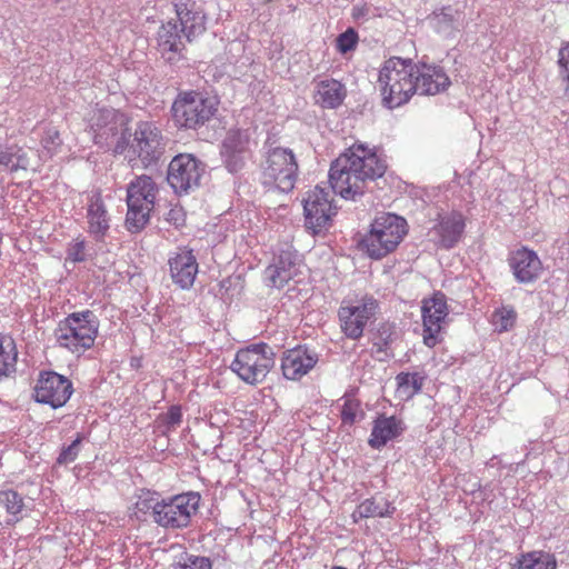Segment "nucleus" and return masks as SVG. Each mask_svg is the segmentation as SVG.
Returning a JSON list of instances; mask_svg holds the SVG:
<instances>
[{
    "label": "nucleus",
    "instance_id": "nucleus-28",
    "mask_svg": "<svg viewBox=\"0 0 569 569\" xmlns=\"http://www.w3.org/2000/svg\"><path fill=\"white\" fill-rule=\"evenodd\" d=\"M346 97L345 86L335 79H326L317 84L315 100L323 108H337Z\"/></svg>",
    "mask_w": 569,
    "mask_h": 569
},
{
    "label": "nucleus",
    "instance_id": "nucleus-43",
    "mask_svg": "<svg viewBox=\"0 0 569 569\" xmlns=\"http://www.w3.org/2000/svg\"><path fill=\"white\" fill-rule=\"evenodd\" d=\"M181 421L182 412L179 406H171L168 412L161 416V422L166 427L167 432L176 430Z\"/></svg>",
    "mask_w": 569,
    "mask_h": 569
},
{
    "label": "nucleus",
    "instance_id": "nucleus-38",
    "mask_svg": "<svg viewBox=\"0 0 569 569\" xmlns=\"http://www.w3.org/2000/svg\"><path fill=\"white\" fill-rule=\"evenodd\" d=\"M67 261L84 262L88 260L89 253L87 250V242L83 237L79 236L72 239L66 249Z\"/></svg>",
    "mask_w": 569,
    "mask_h": 569
},
{
    "label": "nucleus",
    "instance_id": "nucleus-25",
    "mask_svg": "<svg viewBox=\"0 0 569 569\" xmlns=\"http://www.w3.org/2000/svg\"><path fill=\"white\" fill-rule=\"evenodd\" d=\"M174 7L181 31L188 41L206 31V14L194 1L176 3Z\"/></svg>",
    "mask_w": 569,
    "mask_h": 569
},
{
    "label": "nucleus",
    "instance_id": "nucleus-19",
    "mask_svg": "<svg viewBox=\"0 0 569 569\" xmlns=\"http://www.w3.org/2000/svg\"><path fill=\"white\" fill-rule=\"evenodd\" d=\"M220 154L229 172L242 170L251 158L249 134L242 130H230L222 141Z\"/></svg>",
    "mask_w": 569,
    "mask_h": 569
},
{
    "label": "nucleus",
    "instance_id": "nucleus-24",
    "mask_svg": "<svg viewBox=\"0 0 569 569\" xmlns=\"http://www.w3.org/2000/svg\"><path fill=\"white\" fill-rule=\"evenodd\" d=\"M88 232L97 240H103L110 229V214L100 191H92L87 202Z\"/></svg>",
    "mask_w": 569,
    "mask_h": 569
},
{
    "label": "nucleus",
    "instance_id": "nucleus-8",
    "mask_svg": "<svg viewBox=\"0 0 569 569\" xmlns=\"http://www.w3.org/2000/svg\"><path fill=\"white\" fill-rule=\"evenodd\" d=\"M274 352L264 343H253L237 351L230 369L246 383L262 382L274 366Z\"/></svg>",
    "mask_w": 569,
    "mask_h": 569
},
{
    "label": "nucleus",
    "instance_id": "nucleus-32",
    "mask_svg": "<svg viewBox=\"0 0 569 569\" xmlns=\"http://www.w3.org/2000/svg\"><path fill=\"white\" fill-rule=\"evenodd\" d=\"M422 372H400L396 376L397 395L402 400H409L418 395L425 383Z\"/></svg>",
    "mask_w": 569,
    "mask_h": 569
},
{
    "label": "nucleus",
    "instance_id": "nucleus-33",
    "mask_svg": "<svg viewBox=\"0 0 569 569\" xmlns=\"http://www.w3.org/2000/svg\"><path fill=\"white\" fill-rule=\"evenodd\" d=\"M396 508L387 500L376 501L375 499H366L353 511L355 521L362 518L391 517Z\"/></svg>",
    "mask_w": 569,
    "mask_h": 569
},
{
    "label": "nucleus",
    "instance_id": "nucleus-4",
    "mask_svg": "<svg viewBox=\"0 0 569 569\" xmlns=\"http://www.w3.org/2000/svg\"><path fill=\"white\" fill-rule=\"evenodd\" d=\"M99 327V319L93 311H77L59 321L53 337L59 348L80 357L94 346Z\"/></svg>",
    "mask_w": 569,
    "mask_h": 569
},
{
    "label": "nucleus",
    "instance_id": "nucleus-45",
    "mask_svg": "<svg viewBox=\"0 0 569 569\" xmlns=\"http://www.w3.org/2000/svg\"><path fill=\"white\" fill-rule=\"evenodd\" d=\"M166 220L179 228L184 224L186 213L181 207H173L168 211Z\"/></svg>",
    "mask_w": 569,
    "mask_h": 569
},
{
    "label": "nucleus",
    "instance_id": "nucleus-47",
    "mask_svg": "<svg viewBox=\"0 0 569 569\" xmlns=\"http://www.w3.org/2000/svg\"><path fill=\"white\" fill-rule=\"evenodd\" d=\"M388 345V339H385L383 340V346H387Z\"/></svg>",
    "mask_w": 569,
    "mask_h": 569
},
{
    "label": "nucleus",
    "instance_id": "nucleus-27",
    "mask_svg": "<svg viewBox=\"0 0 569 569\" xmlns=\"http://www.w3.org/2000/svg\"><path fill=\"white\" fill-rule=\"evenodd\" d=\"M465 228L462 213L452 211L443 216L433 228V232L439 238L438 244L445 249L453 248L461 240Z\"/></svg>",
    "mask_w": 569,
    "mask_h": 569
},
{
    "label": "nucleus",
    "instance_id": "nucleus-6",
    "mask_svg": "<svg viewBox=\"0 0 569 569\" xmlns=\"http://www.w3.org/2000/svg\"><path fill=\"white\" fill-rule=\"evenodd\" d=\"M159 188L152 177L141 174L134 177L127 184V214L126 227L128 231L140 232L150 221Z\"/></svg>",
    "mask_w": 569,
    "mask_h": 569
},
{
    "label": "nucleus",
    "instance_id": "nucleus-40",
    "mask_svg": "<svg viewBox=\"0 0 569 569\" xmlns=\"http://www.w3.org/2000/svg\"><path fill=\"white\" fill-rule=\"evenodd\" d=\"M161 500L157 497L156 493L144 492L138 497V500L134 505L136 509L142 513H147L148 511L152 512L153 521L156 522L157 512L160 509Z\"/></svg>",
    "mask_w": 569,
    "mask_h": 569
},
{
    "label": "nucleus",
    "instance_id": "nucleus-3",
    "mask_svg": "<svg viewBox=\"0 0 569 569\" xmlns=\"http://www.w3.org/2000/svg\"><path fill=\"white\" fill-rule=\"evenodd\" d=\"M130 137H118L113 151L118 154L127 151L129 160H139L143 168L157 164L166 152L167 139L152 121H139Z\"/></svg>",
    "mask_w": 569,
    "mask_h": 569
},
{
    "label": "nucleus",
    "instance_id": "nucleus-44",
    "mask_svg": "<svg viewBox=\"0 0 569 569\" xmlns=\"http://www.w3.org/2000/svg\"><path fill=\"white\" fill-rule=\"evenodd\" d=\"M559 76L567 83L566 91L569 92V42L559 50Z\"/></svg>",
    "mask_w": 569,
    "mask_h": 569
},
{
    "label": "nucleus",
    "instance_id": "nucleus-36",
    "mask_svg": "<svg viewBox=\"0 0 569 569\" xmlns=\"http://www.w3.org/2000/svg\"><path fill=\"white\" fill-rule=\"evenodd\" d=\"M340 419L343 426H353L365 417L361 402L355 396L345 395L341 399Z\"/></svg>",
    "mask_w": 569,
    "mask_h": 569
},
{
    "label": "nucleus",
    "instance_id": "nucleus-20",
    "mask_svg": "<svg viewBox=\"0 0 569 569\" xmlns=\"http://www.w3.org/2000/svg\"><path fill=\"white\" fill-rule=\"evenodd\" d=\"M508 264L516 281L522 284L538 280L543 269L537 252L527 247L510 252Z\"/></svg>",
    "mask_w": 569,
    "mask_h": 569
},
{
    "label": "nucleus",
    "instance_id": "nucleus-30",
    "mask_svg": "<svg viewBox=\"0 0 569 569\" xmlns=\"http://www.w3.org/2000/svg\"><path fill=\"white\" fill-rule=\"evenodd\" d=\"M555 555L545 550L521 552L512 563V569H556Z\"/></svg>",
    "mask_w": 569,
    "mask_h": 569
},
{
    "label": "nucleus",
    "instance_id": "nucleus-39",
    "mask_svg": "<svg viewBox=\"0 0 569 569\" xmlns=\"http://www.w3.org/2000/svg\"><path fill=\"white\" fill-rule=\"evenodd\" d=\"M174 567L176 569H212V562L208 557L186 552L180 557Z\"/></svg>",
    "mask_w": 569,
    "mask_h": 569
},
{
    "label": "nucleus",
    "instance_id": "nucleus-1",
    "mask_svg": "<svg viewBox=\"0 0 569 569\" xmlns=\"http://www.w3.org/2000/svg\"><path fill=\"white\" fill-rule=\"evenodd\" d=\"M386 169V161L375 151L356 143L331 163L329 183L333 193L355 199L363 193L367 180L382 177Z\"/></svg>",
    "mask_w": 569,
    "mask_h": 569
},
{
    "label": "nucleus",
    "instance_id": "nucleus-22",
    "mask_svg": "<svg viewBox=\"0 0 569 569\" xmlns=\"http://www.w3.org/2000/svg\"><path fill=\"white\" fill-rule=\"evenodd\" d=\"M183 32L176 21L163 23L158 31V50L170 64H176L183 58Z\"/></svg>",
    "mask_w": 569,
    "mask_h": 569
},
{
    "label": "nucleus",
    "instance_id": "nucleus-15",
    "mask_svg": "<svg viewBox=\"0 0 569 569\" xmlns=\"http://www.w3.org/2000/svg\"><path fill=\"white\" fill-rule=\"evenodd\" d=\"M72 393V382L54 371L40 372L33 389L34 400L53 409L63 407Z\"/></svg>",
    "mask_w": 569,
    "mask_h": 569
},
{
    "label": "nucleus",
    "instance_id": "nucleus-5",
    "mask_svg": "<svg viewBox=\"0 0 569 569\" xmlns=\"http://www.w3.org/2000/svg\"><path fill=\"white\" fill-rule=\"evenodd\" d=\"M408 232L407 221L395 213L376 217L369 232L361 239L360 248L370 258L381 259L392 252Z\"/></svg>",
    "mask_w": 569,
    "mask_h": 569
},
{
    "label": "nucleus",
    "instance_id": "nucleus-14",
    "mask_svg": "<svg viewBox=\"0 0 569 569\" xmlns=\"http://www.w3.org/2000/svg\"><path fill=\"white\" fill-rule=\"evenodd\" d=\"M332 201L331 192L319 186L310 190L303 199L306 227L315 234L327 229L336 214L337 208Z\"/></svg>",
    "mask_w": 569,
    "mask_h": 569
},
{
    "label": "nucleus",
    "instance_id": "nucleus-29",
    "mask_svg": "<svg viewBox=\"0 0 569 569\" xmlns=\"http://www.w3.org/2000/svg\"><path fill=\"white\" fill-rule=\"evenodd\" d=\"M29 167V157L22 147L8 144L0 138V172H17Z\"/></svg>",
    "mask_w": 569,
    "mask_h": 569
},
{
    "label": "nucleus",
    "instance_id": "nucleus-35",
    "mask_svg": "<svg viewBox=\"0 0 569 569\" xmlns=\"http://www.w3.org/2000/svg\"><path fill=\"white\" fill-rule=\"evenodd\" d=\"M0 507H3L9 515L8 523L13 525L21 520V512L24 509V499L16 490H0Z\"/></svg>",
    "mask_w": 569,
    "mask_h": 569
},
{
    "label": "nucleus",
    "instance_id": "nucleus-34",
    "mask_svg": "<svg viewBox=\"0 0 569 569\" xmlns=\"http://www.w3.org/2000/svg\"><path fill=\"white\" fill-rule=\"evenodd\" d=\"M459 17L460 13L458 10L451 7H445L433 13V28L438 33L451 37L459 29Z\"/></svg>",
    "mask_w": 569,
    "mask_h": 569
},
{
    "label": "nucleus",
    "instance_id": "nucleus-11",
    "mask_svg": "<svg viewBox=\"0 0 569 569\" xmlns=\"http://www.w3.org/2000/svg\"><path fill=\"white\" fill-rule=\"evenodd\" d=\"M200 500V495L193 491L161 499L156 523L167 530L187 528L198 512Z\"/></svg>",
    "mask_w": 569,
    "mask_h": 569
},
{
    "label": "nucleus",
    "instance_id": "nucleus-48",
    "mask_svg": "<svg viewBox=\"0 0 569 569\" xmlns=\"http://www.w3.org/2000/svg\"><path fill=\"white\" fill-rule=\"evenodd\" d=\"M495 458H496V457H493V458H490V461H493V459H495ZM487 465H490V466H492V465H491V462H488Z\"/></svg>",
    "mask_w": 569,
    "mask_h": 569
},
{
    "label": "nucleus",
    "instance_id": "nucleus-10",
    "mask_svg": "<svg viewBox=\"0 0 569 569\" xmlns=\"http://www.w3.org/2000/svg\"><path fill=\"white\" fill-rule=\"evenodd\" d=\"M299 166L293 151L289 148L276 147L268 150L262 164V182L282 192L295 188Z\"/></svg>",
    "mask_w": 569,
    "mask_h": 569
},
{
    "label": "nucleus",
    "instance_id": "nucleus-21",
    "mask_svg": "<svg viewBox=\"0 0 569 569\" xmlns=\"http://www.w3.org/2000/svg\"><path fill=\"white\" fill-rule=\"evenodd\" d=\"M319 361L318 353L305 346H298L283 352L281 358L282 375L288 380H300L309 373Z\"/></svg>",
    "mask_w": 569,
    "mask_h": 569
},
{
    "label": "nucleus",
    "instance_id": "nucleus-23",
    "mask_svg": "<svg viewBox=\"0 0 569 569\" xmlns=\"http://www.w3.org/2000/svg\"><path fill=\"white\" fill-rule=\"evenodd\" d=\"M415 81L417 82V92L427 96L443 92L451 84L450 78L442 67L427 63L416 64Z\"/></svg>",
    "mask_w": 569,
    "mask_h": 569
},
{
    "label": "nucleus",
    "instance_id": "nucleus-7",
    "mask_svg": "<svg viewBox=\"0 0 569 569\" xmlns=\"http://www.w3.org/2000/svg\"><path fill=\"white\" fill-rule=\"evenodd\" d=\"M379 307V301L369 293H356L345 297L338 308L341 332L348 339H361L368 323L376 319Z\"/></svg>",
    "mask_w": 569,
    "mask_h": 569
},
{
    "label": "nucleus",
    "instance_id": "nucleus-31",
    "mask_svg": "<svg viewBox=\"0 0 569 569\" xmlns=\"http://www.w3.org/2000/svg\"><path fill=\"white\" fill-rule=\"evenodd\" d=\"M18 350L10 335L0 333V381L12 377L17 370Z\"/></svg>",
    "mask_w": 569,
    "mask_h": 569
},
{
    "label": "nucleus",
    "instance_id": "nucleus-13",
    "mask_svg": "<svg viewBox=\"0 0 569 569\" xmlns=\"http://www.w3.org/2000/svg\"><path fill=\"white\" fill-rule=\"evenodd\" d=\"M204 171V163L194 156L180 153L169 163L167 181L177 194L188 193L199 187Z\"/></svg>",
    "mask_w": 569,
    "mask_h": 569
},
{
    "label": "nucleus",
    "instance_id": "nucleus-16",
    "mask_svg": "<svg viewBox=\"0 0 569 569\" xmlns=\"http://www.w3.org/2000/svg\"><path fill=\"white\" fill-rule=\"evenodd\" d=\"M303 262L299 252L292 248L281 250L263 272L264 283L281 289L302 273Z\"/></svg>",
    "mask_w": 569,
    "mask_h": 569
},
{
    "label": "nucleus",
    "instance_id": "nucleus-12",
    "mask_svg": "<svg viewBox=\"0 0 569 569\" xmlns=\"http://www.w3.org/2000/svg\"><path fill=\"white\" fill-rule=\"evenodd\" d=\"M93 141L99 147H108L118 136L127 134L129 118L109 107L94 108L88 118Z\"/></svg>",
    "mask_w": 569,
    "mask_h": 569
},
{
    "label": "nucleus",
    "instance_id": "nucleus-2",
    "mask_svg": "<svg viewBox=\"0 0 569 569\" xmlns=\"http://www.w3.org/2000/svg\"><path fill=\"white\" fill-rule=\"evenodd\" d=\"M416 63L411 59L392 57L379 70L378 88L382 106L396 109L406 104L417 93Z\"/></svg>",
    "mask_w": 569,
    "mask_h": 569
},
{
    "label": "nucleus",
    "instance_id": "nucleus-18",
    "mask_svg": "<svg viewBox=\"0 0 569 569\" xmlns=\"http://www.w3.org/2000/svg\"><path fill=\"white\" fill-rule=\"evenodd\" d=\"M168 266L171 280L177 287L182 290L192 288L199 272V264L191 249L180 247L170 252Z\"/></svg>",
    "mask_w": 569,
    "mask_h": 569
},
{
    "label": "nucleus",
    "instance_id": "nucleus-9",
    "mask_svg": "<svg viewBox=\"0 0 569 569\" xmlns=\"http://www.w3.org/2000/svg\"><path fill=\"white\" fill-rule=\"evenodd\" d=\"M171 111L177 127L196 130L212 118L217 103L201 92L184 91L177 96Z\"/></svg>",
    "mask_w": 569,
    "mask_h": 569
},
{
    "label": "nucleus",
    "instance_id": "nucleus-17",
    "mask_svg": "<svg viewBox=\"0 0 569 569\" xmlns=\"http://www.w3.org/2000/svg\"><path fill=\"white\" fill-rule=\"evenodd\" d=\"M449 313L446 296L441 292L422 300L423 343L432 348L440 342V333Z\"/></svg>",
    "mask_w": 569,
    "mask_h": 569
},
{
    "label": "nucleus",
    "instance_id": "nucleus-46",
    "mask_svg": "<svg viewBox=\"0 0 569 569\" xmlns=\"http://www.w3.org/2000/svg\"><path fill=\"white\" fill-rule=\"evenodd\" d=\"M375 346H379V348H378L379 351L383 350L379 342H375Z\"/></svg>",
    "mask_w": 569,
    "mask_h": 569
},
{
    "label": "nucleus",
    "instance_id": "nucleus-37",
    "mask_svg": "<svg viewBox=\"0 0 569 569\" xmlns=\"http://www.w3.org/2000/svg\"><path fill=\"white\" fill-rule=\"evenodd\" d=\"M517 319V313L512 308H501L493 312L492 322L496 330L506 332L513 328Z\"/></svg>",
    "mask_w": 569,
    "mask_h": 569
},
{
    "label": "nucleus",
    "instance_id": "nucleus-41",
    "mask_svg": "<svg viewBox=\"0 0 569 569\" xmlns=\"http://www.w3.org/2000/svg\"><path fill=\"white\" fill-rule=\"evenodd\" d=\"M358 40V33L352 28H349L338 36L336 40V48L340 53L346 54L356 49Z\"/></svg>",
    "mask_w": 569,
    "mask_h": 569
},
{
    "label": "nucleus",
    "instance_id": "nucleus-42",
    "mask_svg": "<svg viewBox=\"0 0 569 569\" xmlns=\"http://www.w3.org/2000/svg\"><path fill=\"white\" fill-rule=\"evenodd\" d=\"M82 438L78 436L68 447L62 448L57 461L60 465H69L73 462L80 451V443Z\"/></svg>",
    "mask_w": 569,
    "mask_h": 569
},
{
    "label": "nucleus",
    "instance_id": "nucleus-26",
    "mask_svg": "<svg viewBox=\"0 0 569 569\" xmlns=\"http://www.w3.org/2000/svg\"><path fill=\"white\" fill-rule=\"evenodd\" d=\"M405 430L406 425L400 418L381 415L373 421L368 443L373 449H380L389 441L401 436Z\"/></svg>",
    "mask_w": 569,
    "mask_h": 569
}]
</instances>
